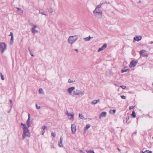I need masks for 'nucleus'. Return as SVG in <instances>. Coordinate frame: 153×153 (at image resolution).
I'll use <instances>...</instances> for the list:
<instances>
[{
  "mask_svg": "<svg viewBox=\"0 0 153 153\" xmlns=\"http://www.w3.org/2000/svg\"><path fill=\"white\" fill-rule=\"evenodd\" d=\"M39 13L43 15H45V16L47 15V14L45 13V12L44 11H42L41 10H40L39 11Z\"/></svg>",
  "mask_w": 153,
  "mask_h": 153,
  "instance_id": "obj_21",
  "label": "nucleus"
},
{
  "mask_svg": "<svg viewBox=\"0 0 153 153\" xmlns=\"http://www.w3.org/2000/svg\"><path fill=\"white\" fill-rule=\"evenodd\" d=\"M30 55L32 56H34V55H33L32 53V52L31 51H30Z\"/></svg>",
  "mask_w": 153,
  "mask_h": 153,
  "instance_id": "obj_42",
  "label": "nucleus"
},
{
  "mask_svg": "<svg viewBox=\"0 0 153 153\" xmlns=\"http://www.w3.org/2000/svg\"><path fill=\"white\" fill-rule=\"evenodd\" d=\"M75 89V88L74 87H72L69 88L67 89L68 92L70 94V95H71L73 91Z\"/></svg>",
  "mask_w": 153,
  "mask_h": 153,
  "instance_id": "obj_9",
  "label": "nucleus"
},
{
  "mask_svg": "<svg viewBox=\"0 0 153 153\" xmlns=\"http://www.w3.org/2000/svg\"><path fill=\"white\" fill-rule=\"evenodd\" d=\"M106 113L105 112H102L100 115L99 117V119H100L101 117H106Z\"/></svg>",
  "mask_w": 153,
  "mask_h": 153,
  "instance_id": "obj_12",
  "label": "nucleus"
},
{
  "mask_svg": "<svg viewBox=\"0 0 153 153\" xmlns=\"http://www.w3.org/2000/svg\"><path fill=\"white\" fill-rule=\"evenodd\" d=\"M141 36H136L134 37V39L136 41H138L141 39Z\"/></svg>",
  "mask_w": 153,
  "mask_h": 153,
  "instance_id": "obj_13",
  "label": "nucleus"
},
{
  "mask_svg": "<svg viewBox=\"0 0 153 153\" xmlns=\"http://www.w3.org/2000/svg\"><path fill=\"white\" fill-rule=\"evenodd\" d=\"M9 36H11V37H13V34L12 32H11L10 33V34L9 35Z\"/></svg>",
  "mask_w": 153,
  "mask_h": 153,
  "instance_id": "obj_40",
  "label": "nucleus"
},
{
  "mask_svg": "<svg viewBox=\"0 0 153 153\" xmlns=\"http://www.w3.org/2000/svg\"><path fill=\"white\" fill-rule=\"evenodd\" d=\"M103 4L100 3L97 5L95 9L93 11V13L94 14L97 13L98 15V17L99 18H101L102 16V10L99 9L101 7Z\"/></svg>",
  "mask_w": 153,
  "mask_h": 153,
  "instance_id": "obj_2",
  "label": "nucleus"
},
{
  "mask_svg": "<svg viewBox=\"0 0 153 153\" xmlns=\"http://www.w3.org/2000/svg\"><path fill=\"white\" fill-rule=\"evenodd\" d=\"M79 117H80V118L81 119H84V117L82 114H79Z\"/></svg>",
  "mask_w": 153,
  "mask_h": 153,
  "instance_id": "obj_23",
  "label": "nucleus"
},
{
  "mask_svg": "<svg viewBox=\"0 0 153 153\" xmlns=\"http://www.w3.org/2000/svg\"><path fill=\"white\" fill-rule=\"evenodd\" d=\"M137 63V60H133L130 64L129 67L131 68L134 67L136 66Z\"/></svg>",
  "mask_w": 153,
  "mask_h": 153,
  "instance_id": "obj_6",
  "label": "nucleus"
},
{
  "mask_svg": "<svg viewBox=\"0 0 153 153\" xmlns=\"http://www.w3.org/2000/svg\"><path fill=\"white\" fill-rule=\"evenodd\" d=\"M48 11L51 13H52L53 11V10L51 7L48 8Z\"/></svg>",
  "mask_w": 153,
  "mask_h": 153,
  "instance_id": "obj_22",
  "label": "nucleus"
},
{
  "mask_svg": "<svg viewBox=\"0 0 153 153\" xmlns=\"http://www.w3.org/2000/svg\"><path fill=\"white\" fill-rule=\"evenodd\" d=\"M145 152H145H143V151H141V153H145V152Z\"/></svg>",
  "mask_w": 153,
  "mask_h": 153,
  "instance_id": "obj_49",
  "label": "nucleus"
},
{
  "mask_svg": "<svg viewBox=\"0 0 153 153\" xmlns=\"http://www.w3.org/2000/svg\"><path fill=\"white\" fill-rule=\"evenodd\" d=\"M6 45L4 42L0 43V49L2 53L6 49Z\"/></svg>",
  "mask_w": 153,
  "mask_h": 153,
  "instance_id": "obj_5",
  "label": "nucleus"
},
{
  "mask_svg": "<svg viewBox=\"0 0 153 153\" xmlns=\"http://www.w3.org/2000/svg\"><path fill=\"white\" fill-rule=\"evenodd\" d=\"M56 135V134L55 132H54V133L52 132L51 133V135H52V136L53 137H55Z\"/></svg>",
  "mask_w": 153,
  "mask_h": 153,
  "instance_id": "obj_36",
  "label": "nucleus"
},
{
  "mask_svg": "<svg viewBox=\"0 0 153 153\" xmlns=\"http://www.w3.org/2000/svg\"><path fill=\"white\" fill-rule=\"evenodd\" d=\"M140 54L141 56H142L143 57L146 56H147V54L146 53V51L144 50H143L140 52Z\"/></svg>",
  "mask_w": 153,
  "mask_h": 153,
  "instance_id": "obj_8",
  "label": "nucleus"
},
{
  "mask_svg": "<svg viewBox=\"0 0 153 153\" xmlns=\"http://www.w3.org/2000/svg\"><path fill=\"white\" fill-rule=\"evenodd\" d=\"M99 100H94L91 103L92 104H96L99 101Z\"/></svg>",
  "mask_w": 153,
  "mask_h": 153,
  "instance_id": "obj_17",
  "label": "nucleus"
},
{
  "mask_svg": "<svg viewBox=\"0 0 153 153\" xmlns=\"http://www.w3.org/2000/svg\"><path fill=\"white\" fill-rule=\"evenodd\" d=\"M153 43V42H150L149 43L150 44H152Z\"/></svg>",
  "mask_w": 153,
  "mask_h": 153,
  "instance_id": "obj_52",
  "label": "nucleus"
},
{
  "mask_svg": "<svg viewBox=\"0 0 153 153\" xmlns=\"http://www.w3.org/2000/svg\"><path fill=\"white\" fill-rule=\"evenodd\" d=\"M30 120L29 118H28L26 122V124L28 127H29L31 125V123H30Z\"/></svg>",
  "mask_w": 153,
  "mask_h": 153,
  "instance_id": "obj_14",
  "label": "nucleus"
},
{
  "mask_svg": "<svg viewBox=\"0 0 153 153\" xmlns=\"http://www.w3.org/2000/svg\"><path fill=\"white\" fill-rule=\"evenodd\" d=\"M13 36L11 37L10 40V44H13Z\"/></svg>",
  "mask_w": 153,
  "mask_h": 153,
  "instance_id": "obj_25",
  "label": "nucleus"
},
{
  "mask_svg": "<svg viewBox=\"0 0 153 153\" xmlns=\"http://www.w3.org/2000/svg\"><path fill=\"white\" fill-rule=\"evenodd\" d=\"M145 152H147L148 153H151L152 152V151H150L148 150H146V151H145Z\"/></svg>",
  "mask_w": 153,
  "mask_h": 153,
  "instance_id": "obj_41",
  "label": "nucleus"
},
{
  "mask_svg": "<svg viewBox=\"0 0 153 153\" xmlns=\"http://www.w3.org/2000/svg\"><path fill=\"white\" fill-rule=\"evenodd\" d=\"M71 130L73 134H74L76 131V126L75 124L71 125Z\"/></svg>",
  "mask_w": 153,
  "mask_h": 153,
  "instance_id": "obj_7",
  "label": "nucleus"
},
{
  "mask_svg": "<svg viewBox=\"0 0 153 153\" xmlns=\"http://www.w3.org/2000/svg\"><path fill=\"white\" fill-rule=\"evenodd\" d=\"M141 3V1H139V2H138V3Z\"/></svg>",
  "mask_w": 153,
  "mask_h": 153,
  "instance_id": "obj_56",
  "label": "nucleus"
},
{
  "mask_svg": "<svg viewBox=\"0 0 153 153\" xmlns=\"http://www.w3.org/2000/svg\"><path fill=\"white\" fill-rule=\"evenodd\" d=\"M76 36H70L68 39V42L72 45L73 44L75 41L77 39Z\"/></svg>",
  "mask_w": 153,
  "mask_h": 153,
  "instance_id": "obj_3",
  "label": "nucleus"
},
{
  "mask_svg": "<svg viewBox=\"0 0 153 153\" xmlns=\"http://www.w3.org/2000/svg\"><path fill=\"white\" fill-rule=\"evenodd\" d=\"M129 117H127L126 118V121L127 122L128 121V120H129Z\"/></svg>",
  "mask_w": 153,
  "mask_h": 153,
  "instance_id": "obj_46",
  "label": "nucleus"
},
{
  "mask_svg": "<svg viewBox=\"0 0 153 153\" xmlns=\"http://www.w3.org/2000/svg\"><path fill=\"white\" fill-rule=\"evenodd\" d=\"M128 70V69H127V68L125 67L124 69L122 70L121 72L123 73L126 72Z\"/></svg>",
  "mask_w": 153,
  "mask_h": 153,
  "instance_id": "obj_18",
  "label": "nucleus"
},
{
  "mask_svg": "<svg viewBox=\"0 0 153 153\" xmlns=\"http://www.w3.org/2000/svg\"><path fill=\"white\" fill-rule=\"evenodd\" d=\"M117 149H118L119 151H120V149L119 148H118Z\"/></svg>",
  "mask_w": 153,
  "mask_h": 153,
  "instance_id": "obj_53",
  "label": "nucleus"
},
{
  "mask_svg": "<svg viewBox=\"0 0 153 153\" xmlns=\"http://www.w3.org/2000/svg\"><path fill=\"white\" fill-rule=\"evenodd\" d=\"M75 81L71 80L70 79H68V82L69 83H71L74 82Z\"/></svg>",
  "mask_w": 153,
  "mask_h": 153,
  "instance_id": "obj_33",
  "label": "nucleus"
},
{
  "mask_svg": "<svg viewBox=\"0 0 153 153\" xmlns=\"http://www.w3.org/2000/svg\"><path fill=\"white\" fill-rule=\"evenodd\" d=\"M66 115L68 116V117H69L70 114L69 112L68 111H66Z\"/></svg>",
  "mask_w": 153,
  "mask_h": 153,
  "instance_id": "obj_35",
  "label": "nucleus"
},
{
  "mask_svg": "<svg viewBox=\"0 0 153 153\" xmlns=\"http://www.w3.org/2000/svg\"><path fill=\"white\" fill-rule=\"evenodd\" d=\"M59 145L60 147H62L63 146L62 142H60L59 143Z\"/></svg>",
  "mask_w": 153,
  "mask_h": 153,
  "instance_id": "obj_32",
  "label": "nucleus"
},
{
  "mask_svg": "<svg viewBox=\"0 0 153 153\" xmlns=\"http://www.w3.org/2000/svg\"><path fill=\"white\" fill-rule=\"evenodd\" d=\"M28 49L29 51H30L29 48H28Z\"/></svg>",
  "mask_w": 153,
  "mask_h": 153,
  "instance_id": "obj_55",
  "label": "nucleus"
},
{
  "mask_svg": "<svg viewBox=\"0 0 153 153\" xmlns=\"http://www.w3.org/2000/svg\"><path fill=\"white\" fill-rule=\"evenodd\" d=\"M62 140H63V139H62V137H61L60 138V142H62Z\"/></svg>",
  "mask_w": 153,
  "mask_h": 153,
  "instance_id": "obj_47",
  "label": "nucleus"
},
{
  "mask_svg": "<svg viewBox=\"0 0 153 153\" xmlns=\"http://www.w3.org/2000/svg\"><path fill=\"white\" fill-rule=\"evenodd\" d=\"M37 27V26L36 25L34 26V27H32L31 29V30L32 32L33 33H38V31L37 30H36L35 29Z\"/></svg>",
  "mask_w": 153,
  "mask_h": 153,
  "instance_id": "obj_11",
  "label": "nucleus"
},
{
  "mask_svg": "<svg viewBox=\"0 0 153 153\" xmlns=\"http://www.w3.org/2000/svg\"><path fill=\"white\" fill-rule=\"evenodd\" d=\"M39 94H43L44 92L43 89L42 88H39Z\"/></svg>",
  "mask_w": 153,
  "mask_h": 153,
  "instance_id": "obj_19",
  "label": "nucleus"
},
{
  "mask_svg": "<svg viewBox=\"0 0 153 153\" xmlns=\"http://www.w3.org/2000/svg\"><path fill=\"white\" fill-rule=\"evenodd\" d=\"M120 87L123 89H125L126 88V86L125 85H121L120 86Z\"/></svg>",
  "mask_w": 153,
  "mask_h": 153,
  "instance_id": "obj_34",
  "label": "nucleus"
},
{
  "mask_svg": "<svg viewBox=\"0 0 153 153\" xmlns=\"http://www.w3.org/2000/svg\"><path fill=\"white\" fill-rule=\"evenodd\" d=\"M74 51H76L77 52H78V50L77 49H75L74 50Z\"/></svg>",
  "mask_w": 153,
  "mask_h": 153,
  "instance_id": "obj_50",
  "label": "nucleus"
},
{
  "mask_svg": "<svg viewBox=\"0 0 153 153\" xmlns=\"http://www.w3.org/2000/svg\"><path fill=\"white\" fill-rule=\"evenodd\" d=\"M47 128V126H43L42 127V128H43V130L42 131V135H43L45 133V129Z\"/></svg>",
  "mask_w": 153,
  "mask_h": 153,
  "instance_id": "obj_15",
  "label": "nucleus"
},
{
  "mask_svg": "<svg viewBox=\"0 0 153 153\" xmlns=\"http://www.w3.org/2000/svg\"><path fill=\"white\" fill-rule=\"evenodd\" d=\"M112 111H113V114H114L116 112V110H115V109H113V110Z\"/></svg>",
  "mask_w": 153,
  "mask_h": 153,
  "instance_id": "obj_44",
  "label": "nucleus"
},
{
  "mask_svg": "<svg viewBox=\"0 0 153 153\" xmlns=\"http://www.w3.org/2000/svg\"><path fill=\"white\" fill-rule=\"evenodd\" d=\"M9 101H10V111L11 110V109H12V106H13V104H12V100H9Z\"/></svg>",
  "mask_w": 153,
  "mask_h": 153,
  "instance_id": "obj_26",
  "label": "nucleus"
},
{
  "mask_svg": "<svg viewBox=\"0 0 153 153\" xmlns=\"http://www.w3.org/2000/svg\"><path fill=\"white\" fill-rule=\"evenodd\" d=\"M1 78L2 80H4V75L2 74V73H0Z\"/></svg>",
  "mask_w": 153,
  "mask_h": 153,
  "instance_id": "obj_27",
  "label": "nucleus"
},
{
  "mask_svg": "<svg viewBox=\"0 0 153 153\" xmlns=\"http://www.w3.org/2000/svg\"><path fill=\"white\" fill-rule=\"evenodd\" d=\"M70 116L71 117V118H70V119L72 120H73L74 119V114H70Z\"/></svg>",
  "mask_w": 153,
  "mask_h": 153,
  "instance_id": "obj_28",
  "label": "nucleus"
},
{
  "mask_svg": "<svg viewBox=\"0 0 153 153\" xmlns=\"http://www.w3.org/2000/svg\"><path fill=\"white\" fill-rule=\"evenodd\" d=\"M86 152L87 153H94V152L93 151H92L91 150H87L86 151Z\"/></svg>",
  "mask_w": 153,
  "mask_h": 153,
  "instance_id": "obj_24",
  "label": "nucleus"
},
{
  "mask_svg": "<svg viewBox=\"0 0 153 153\" xmlns=\"http://www.w3.org/2000/svg\"><path fill=\"white\" fill-rule=\"evenodd\" d=\"M111 110L110 111H109V113H110V114H111Z\"/></svg>",
  "mask_w": 153,
  "mask_h": 153,
  "instance_id": "obj_54",
  "label": "nucleus"
},
{
  "mask_svg": "<svg viewBox=\"0 0 153 153\" xmlns=\"http://www.w3.org/2000/svg\"><path fill=\"white\" fill-rule=\"evenodd\" d=\"M90 126V125L89 124H88L86 125V127L85 128V130L87 129Z\"/></svg>",
  "mask_w": 153,
  "mask_h": 153,
  "instance_id": "obj_29",
  "label": "nucleus"
},
{
  "mask_svg": "<svg viewBox=\"0 0 153 153\" xmlns=\"http://www.w3.org/2000/svg\"><path fill=\"white\" fill-rule=\"evenodd\" d=\"M132 117L133 118H135L136 117V114L135 111H132V114H131Z\"/></svg>",
  "mask_w": 153,
  "mask_h": 153,
  "instance_id": "obj_20",
  "label": "nucleus"
},
{
  "mask_svg": "<svg viewBox=\"0 0 153 153\" xmlns=\"http://www.w3.org/2000/svg\"><path fill=\"white\" fill-rule=\"evenodd\" d=\"M79 152L80 153H85V152H83L82 150H79Z\"/></svg>",
  "mask_w": 153,
  "mask_h": 153,
  "instance_id": "obj_43",
  "label": "nucleus"
},
{
  "mask_svg": "<svg viewBox=\"0 0 153 153\" xmlns=\"http://www.w3.org/2000/svg\"><path fill=\"white\" fill-rule=\"evenodd\" d=\"M21 124L23 126V131L22 135V140H23L26 137H29L30 136V134L28 128L26 126V124L22 123H21Z\"/></svg>",
  "mask_w": 153,
  "mask_h": 153,
  "instance_id": "obj_1",
  "label": "nucleus"
},
{
  "mask_svg": "<svg viewBox=\"0 0 153 153\" xmlns=\"http://www.w3.org/2000/svg\"><path fill=\"white\" fill-rule=\"evenodd\" d=\"M93 37H91L90 36H89V37H86V38H84V39L85 40V41H89L90 39L91 38H93Z\"/></svg>",
  "mask_w": 153,
  "mask_h": 153,
  "instance_id": "obj_16",
  "label": "nucleus"
},
{
  "mask_svg": "<svg viewBox=\"0 0 153 153\" xmlns=\"http://www.w3.org/2000/svg\"><path fill=\"white\" fill-rule=\"evenodd\" d=\"M85 93L84 91H81L78 89H76L73 91V94L74 96H82Z\"/></svg>",
  "mask_w": 153,
  "mask_h": 153,
  "instance_id": "obj_4",
  "label": "nucleus"
},
{
  "mask_svg": "<svg viewBox=\"0 0 153 153\" xmlns=\"http://www.w3.org/2000/svg\"><path fill=\"white\" fill-rule=\"evenodd\" d=\"M152 85H153V83H152Z\"/></svg>",
  "mask_w": 153,
  "mask_h": 153,
  "instance_id": "obj_58",
  "label": "nucleus"
},
{
  "mask_svg": "<svg viewBox=\"0 0 153 153\" xmlns=\"http://www.w3.org/2000/svg\"><path fill=\"white\" fill-rule=\"evenodd\" d=\"M16 8H17L18 10H20L21 9V8H19V7H16Z\"/></svg>",
  "mask_w": 153,
  "mask_h": 153,
  "instance_id": "obj_48",
  "label": "nucleus"
},
{
  "mask_svg": "<svg viewBox=\"0 0 153 153\" xmlns=\"http://www.w3.org/2000/svg\"><path fill=\"white\" fill-rule=\"evenodd\" d=\"M19 12L20 13H22L23 12V11L21 9L20 10H19Z\"/></svg>",
  "mask_w": 153,
  "mask_h": 153,
  "instance_id": "obj_45",
  "label": "nucleus"
},
{
  "mask_svg": "<svg viewBox=\"0 0 153 153\" xmlns=\"http://www.w3.org/2000/svg\"><path fill=\"white\" fill-rule=\"evenodd\" d=\"M36 108L37 109H40V106H38L37 104L36 103Z\"/></svg>",
  "mask_w": 153,
  "mask_h": 153,
  "instance_id": "obj_38",
  "label": "nucleus"
},
{
  "mask_svg": "<svg viewBox=\"0 0 153 153\" xmlns=\"http://www.w3.org/2000/svg\"><path fill=\"white\" fill-rule=\"evenodd\" d=\"M107 47V45L106 44H104L102 47L100 48L98 50V52H99L101 51H102L105 49Z\"/></svg>",
  "mask_w": 153,
  "mask_h": 153,
  "instance_id": "obj_10",
  "label": "nucleus"
},
{
  "mask_svg": "<svg viewBox=\"0 0 153 153\" xmlns=\"http://www.w3.org/2000/svg\"><path fill=\"white\" fill-rule=\"evenodd\" d=\"M102 4H110V2H108L107 1H105L103 3H102Z\"/></svg>",
  "mask_w": 153,
  "mask_h": 153,
  "instance_id": "obj_30",
  "label": "nucleus"
},
{
  "mask_svg": "<svg viewBox=\"0 0 153 153\" xmlns=\"http://www.w3.org/2000/svg\"><path fill=\"white\" fill-rule=\"evenodd\" d=\"M29 23L30 25L31 26L34 27V26H35V25H34L33 23H32L31 22L29 21Z\"/></svg>",
  "mask_w": 153,
  "mask_h": 153,
  "instance_id": "obj_31",
  "label": "nucleus"
},
{
  "mask_svg": "<svg viewBox=\"0 0 153 153\" xmlns=\"http://www.w3.org/2000/svg\"><path fill=\"white\" fill-rule=\"evenodd\" d=\"M120 97L123 99H125L126 98V96L124 95H121Z\"/></svg>",
  "mask_w": 153,
  "mask_h": 153,
  "instance_id": "obj_37",
  "label": "nucleus"
},
{
  "mask_svg": "<svg viewBox=\"0 0 153 153\" xmlns=\"http://www.w3.org/2000/svg\"><path fill=\"white\" fill-rule=\"evenodd\" d=\"M28 118H29V119H30V114H28Z\"/></svg>",
  "mask_w": 153,
  "mask_h": 153,
  "instance_id": "obj_51",
  "label": "nucleus"
},
{
  "mask_svg": "<svg viewBox=\"0 0 153 153\" xmlns=\"http://www.w3.org/2000/svg\"><path fill=\"white\" fill-rule=\"evenodd\" d=\"M134 108V106H131L129 107V109L131 110L133 108Z\"/></svg>",
  "mask_w": 153,
  "mask_h": 153,
  "instance_id": "obj_39",
  "label": "nucleus"
},
{
  "mask_svg": "<svg viewBox=\"0 0 153 153\" xmlns=\"http://www.w3.org/2000/svg\"><path fill=\"white\" fill-rule=\"evenodd\" d=\"M152 139L153 140V137H152Z\"/></svg>",
  "mask_w": 153,
  "mask_h": 153,
  "instance_id": "obj_57",
  "label": "nucleus"
}]
</instances>
